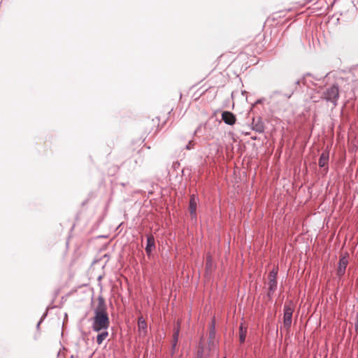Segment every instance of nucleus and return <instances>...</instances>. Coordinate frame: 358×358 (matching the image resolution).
Instances as JSON below:
<instances>
[{"label":"nucleus","mask_w":358,"mask_h":358,"mask_svg":"<svg viewBox=\"0 0 358 358\" xmlns=\"http://www.w3.org/2000/svg\"><path fill=\"white\" fill-rule=\"evenodd\" d=\"M322 99L327 102L331 103L334 107L338 104L339 99V87L336 84H334L326 88L322 94Z\"/></svg>","instance_id":"obj_2"},{"label":"nucleus","mask_w":358,"mask_h":358,"mask_svg":"<svg viewBox=\"0 0 358 358\" xmlns=\"http://www.w3.org/2000/svg\"><path fill=\"white\" fill-rule=\"evenodd\" d=\"M138 327L140 334L145 336L147 333V323L143 317H138Z\"/></svg>","instance_id":"obj_8"},{"label":"nucleus","mask_w":358,"mask_h":358,"mask_svg":"<svg viewBox=\"0 0 358 358\" xmlns=\"http://www.w3.org/2000/svg\"><path fill=\"white\" fill-rule=\"evenodd\" d=\"M108 336V330H102L101 331V333L99 334L96 336V343L99 345H101L103 341Z\"/></svg>","instance_id":"obj_11"},{"label":"nucleus","mask_w":358,"mask_h":358,"mask_svg":"<svg viewBox=\"0 0 358 358\" xmlns=\"http://www.w3.org/2000/svg\"><path fill=\"white\" fill-rule=\"evenodd\" d=\"M268 296L270 298L277 289V280L273 279H268Z\"/></svg>","instance_id":"obj_10"},{"label":"nucleus","mask_w":358,"mask_h":358,"mask_svg":"<svg viewBox=\"0 0 358 358\" xmlns=\"http://www.w3.org/2000/svg\"><path fill=\"white\" fill-rule=\"evenodd\" d=\"M348 264V257L343 256L340 258L338 262V266L337 269V275L339 277L343 276L345 274L346 267Z\"/></svg>","instance_id":"obj_6"},{"label":"nucleus","mask_w":358,"mask_h":358,"mask_svg":"<svg viewBox=\"0 0 358 358\" xmlns=\"http://www.w3.org/2000/svg\"><path fill=\"white\" fill-rule=\"evenodd\" d=\"M292 313L293 308L291 304L285 303L284 306L283 324L287 329H289L291 327Z\"/></svg>","instance_id":"obj_3"},{"label":"nucleus","mask_w":358,"mask_h":358,"mask_svg":"<svg viewBox=\"0 0 358 358\" xmlns=\"http://www.w3.org/2000/svg\"><path fill=\"white\" fill-rule=\"evenodd\" d=\"M155 238L154 236L152 235L147 236V245L145 247V251L148 255H150L152 250V249L155 248Z\"/></svg>","instance_id":"obj_9"},{"label":"nucleus","mask_w":358,"mask_h":358,"mask_svg":"<svg viewBox=\"0 0 358 358\" xmlns=\"http://www.w3.org/2000/svg\"><path fill=\"white\" fill-rule=\"evenodd\" d=\"M199 358H201V357H199Z\"/></svg>","instance_id":"obj_24"},{"label":"nucleus","mask_w":358,"mask_h":358,"mask_svg":"<svg viewBox=\"0 0 358 358\" xmlns=\"http://www.w3.org/2000/svg\"><path fill=\"white\" fill-rule=\"evenodd\" d=\"M222 120L224 122L229 125H233L235 124L236 118L235 115L229 111H224L222 113Z\"/></svg>","instance_id":"obj_7"},{"label":"nucleus","mask_w":358,"mask_h":358,"mask_svg":"<svg viewBox=\"0 0 358 358\" xmlns=\"http://www.w3.org/2000/svg\"><path fill=\"white\" fill-rule=\"evenodd\" d=\"M214 329H215V327H214V324H213L212 330H211V331L210 333V336H212L215 334Z\"/></svg>","instance_id":"obj_18"},{"label":"nucleus","mask_w":358,"mask_h":358,"mask_svg":"<svg viewBox=\"0 0 358 358\" xmlns=\"http://www.w3.org/2000/svg\"><path fill=\"white\" fill-rule=\"evenodd\" d=\"M355 329H356V331H358V319H357V323L355 324Z\"/></svg>","instance_id":"obj_19"},{"label":"nucleus","mask_w":358,"mask_h":358,"mask_svg":"<svg viewBox=\"0 0 358 358\" xmlns=\"http://www.w3.org/2000/svg\"><path fill=\"white\" fill-rule=\"evenodd\" d=\"M94 316L92 318V328L94 331L99 332L108 330L110 326V320L107 313V308L104 299L99 297L98 305L94 310Z\"/></svg>","instance_id":"obj_1"},{"label":"nucleus","mask_w":358,"mask_h":358,"mask_svg":"<svg viewBox=\"0 0 358 358\" xmlns=\"http://www.w3.org/2000/svg\"><path fill=\"white\" fill-rule=\"evenodd\" d=\"M194 146V143L193 141H190L188 144L186 145V149L187 150H190L193 148Z\"/></svg>","instance_id":"obj_17"},{"label":"nucleus","mask_w":358,"mask_h":358,"mask_svg":"<svg viewBox=\"0 0 358 358\" xmlns=\"http://www.w3.org/2000/svg\"><path fill=\"white\" fill-rule=\"evenodd\" d=\"M179 336V327L174 329L173 347L175 348Z\"/></svg>","instance_id":"obj_15"},{"label":"nucleus","mask_w":358,"mask_h":358,"mask_svg":"<svg viewBox=\"0 0 358 358\" xmlns=\"http://www.w3.org/2000/svg\"><path fill=\"white\" fill-rule=\"evenodd\" d=\"M213 265V258L212 256L208 253L206 256V267L207 270H210Z\"/></svg>","instance_id":"obj_14"},{"label":"nucleus","mask_w":358,"mask_h":358,"mask_svg":"<svg viewBox=\"0 0 358 358\" xmlns=\"http://www.w3.org/2000/svg\"><path fill=\"white\" fill-rule=\"evenodd\" d=\"M198 130H199V128H197V129L195 130L194 133L196 134V133L198 131Z\"/></svg>","instance_id":"obj_22"},{"label":"nucleus","mask_w":358,"mask_h":358,"mask_svg":"<svg viewBox=\"0 0 358 358\" xmlns=\"http://www.w3.org/2000/svg\"><path fill=\"white\" fill-rule=\"evenodd\" d=\"M40 324H41V322H39L38 323L37 326H38V327H39Z\"/></svg>","instance_id":"obj_23"},{"label":"nucleus","mask_w":358,"mask_h":358,"mask_svg":"<svg viewBox=\"0 0 358 358\" xmlns=\"http://www.w3.org/2000/svg\"><path fill=\"white\" fill-rule=\"evenodd\" d=\"M197 202L198 199L194 195L192 194L189 199V210L190 212V215L192 219H196V208H197Z\"/></svg>","instance_id":"obj_5"},{"label":"nucleus","mask_w":358,"mask_h":358,"mask_svg":"<svg viewBox=\"0 0 358 358\" xmlns=\"http://www.w3.org/2000/svg\"><path fill=\"white\" fill-rule=\"evenodd\" d=\"M260 102H261V101H260V100H258V101H257L256 103H260Z\"/></svg>","instance_id":"obj_21"},{"label":"nucleus","mask_w":358,"mask_h":358,"mask_svg":"<svg viewBox=\"0 0 358 358\" xmlns=\"http://www.w3.org/2000/svg\"><path fill=\"white\" fill-rule=\"evenodd\" d=\"M278 275V269L277 268H273L268 274V279H273L276 280Z\"/></svg>","instance_id":"obj_16"},{"label":"nucleus","mask_w":358,"mask_h":358,"mask_svg":"<svg viewBox=\"0 0 358 358\" xmlns=\"http://www.w3.org/2000/svg\"><path fill=\"white\" fill-rule=\"evenodd\" d=\"M253 126V130L258 133H263L264 131V125L263 122L261 120H258L257 122H255V121L252 123Z\"/></svg>","instance_id":"obj_12"},{"label":"nucleus","mask_w":358,"mask_h":358,"mask_svg":"<svg viewBox=\"0 0 358 358\" xmlns=\"http://www.w3.org/2000/svg\"><path fill=\"white\" fill-rule=\"evenodd\" d=\"M329 159V150H324L320 155L319 159V166L321 168H324V171L327 173L328 171V163Z\"/></svg>","instance_id":"obj_4"},{"label":"nucleus","mask_w":358,"mask_h":358,"mask_svg":"<svg viewBox=\"0 0 358 358\" xmlns=\"http://www.w3.org/2000/svg\"><path fill=\"white\" fill-rule=\"evenodd\" d=\"M246 334L247 328L243 327V325L241 324L239 327V340L241 343L245 342Z\"/></svg>","instance_id":"obj_13"},{"label":"nucleus","mask_w":358,"mask_h":358,"mask_svg":"<svg viewBox=\"0 0 358 358\" xmlns=\"http://www.w3.org/2000/svg\"><path fill=\"white\" fill-rule=\"evenodd\" d=\"M299 83H300V82H299V80H298V81H296V85H299Z\"/></svg>","instance_id":"obj_20"}]
</instances>
